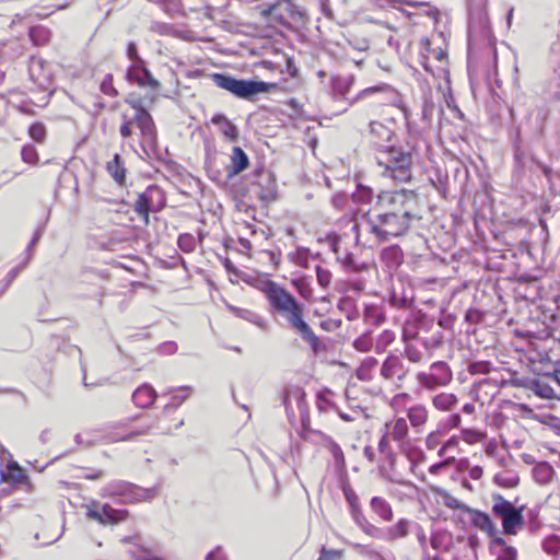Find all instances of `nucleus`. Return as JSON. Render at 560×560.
I'll return each instance as SVG.
<instances>
[{
    "label": "nucleus",
    "instance_id": "nucleus-1",
    "mask_svg": "<svg viewBox=\"0 0 560 560\" xmlns=\"http://www.w3.org/2000/svg\"><path fill=\"white\" fill-rule=\"evenodd\" d=\"M415 199L416 195L411 190L381 191L375 202L380 212H366L364 215L368 232L378 242L404 235L410 228L411 219L416 218L409 208Z\"/></svg>",
    "mask_w": 560,
    "mask_h": 560
},
{
    "label": "nucleus",
    "instance_id": "nucleus-2",
    "mask_svg": "<svg viewBox=\"0 0 560 560\" xmlns=\"http://www.w3.org/2000/svg\"><path fill=\"white\" fill-rule=\"evenodd\" d=\"M378 166L384 167L382 174L398 183H407L412 177V155L394 145L386 147L376 153Z\"/></svg>",
    "mask_w": 560,
    "mask_h": 560
},
{
    "label": "nucleus",
    "instance_id": "nucleus-3",
    "mask_svg": "<svg viewBox=\"0 0 560 560\" xmlns=\"http://www.w3.org/2000/svg\"><path fill=\"white\" fill-rule=\"evenodd\" d=\"M491 512L501 520L502 532L515 536L525 525V505L516 506L501 493H491Z\"/></svg>",
    "mask_w": 560,
    "mask_h": 560
},
{
    "label": "nucleus",
    "instance_id": "nucleus-4",
    "mask_svg": "<svg viewBox=\"0 0 560 560\" xmlns=\"http://www.w3.org/2000/svg\"><path fill=\"white\" fill-rule=\"evenodd\" d=\"M212 80L217 86L226 90L234 96L243 100H252L254 96L269 92L276 86L275 83L237 79L226 73H214L212 75Z\"/></svg>",
    "mask_w": 560,
    "mask_h": 560
},
{
    "label": "nucleus",
    "instance_id": "nucleus-5",
    "mask_svg": "<svg viewBox=\"0 0 560 560\" xmlns=\"http://www.w3.org/2000/svg\"><path fill=\"white\" fill-rule=\"evenodd\" d=\"M277 314L283 316L289 326L294 329L303 340H305L314 351L318 349L319 339L312 330L311 326L304 320V307L296 299L279 308Z\"/></svg>",
    "mask_w": 560,
    "mask_h": 560
},
{
    "label": "nucleus",
    "instance_id": "nucleus-6",
    "mask_svg": "<svg viewBox=\"0 0 560 560\" xmlns=\"http://www.w3.org/2000/svg\"><path fill=\"white\" fill-rule=\"evenodd\" d=\"M102 495L116 498L119 503H136L153 499L155 489L142 488L124 480H115L103 488Z\"/></svg>",
    "mask_w": 560,
    "mask_h": 560
},
{
    "label": "nucleus",
    "instance_id": "nucleus-7",
    "mask_svg": "<svg viewBox=\"0 0 560 560\" xmlns=\"http://www.w3.org/2000/svg\"><path fill=\"white\" fill-rule=\"evenodd\" d=\"M260 14L266 20L282 26H288L290 22L304 23L305 19V11L290 0L265 3L261 5Z\"/></svg>",
    "mask_w": 560,
    "mask_h": 560
},
{
    "label": "nucleus",
    "instance_id": "nucleus-8",
    "mask_svg": "<svg viewBox=\"0 0 560 560\" xmlns=\"http://www.w3.org/2000/svg\"><path fill=\"white\" fill-rule=\"evenodd\" d=\"M128 103L136 110L130 118L137 120V128H139L143 141L152 148L155 147L158 144V131L152 116L143 107L141 101H128Z\"/></svg>",
    "mask_w": 560,
    "mask_h": 560
},
{
    "label": "nucleus",
    "instance_id": "nucleus-9",
    "mask_svg": "<svg viewBox=\"0 0 560 560\" xmlns=\"http://www.w3.org/2000/svg\"><path fill=\"white\" fill-rule=\"evenodd\" d=\"M86 515L100 524H118L127 518L128 511L114 509L107 503L92 502L86 506Z\"/></svg>",
    "mask_w": 560,
    "mask_h": 560
},
{
    "label": "nucleus",
    "instance_id": "nucleus-10",
    "mask_svg": "<svg viewBox=\"0 0 560 560\" xmlns=\"http://www.w3.org/2000/svg\"><path fill=\"white\" fill-rule=\"evenodd\" d=\"M260 291L266 295L273 313L295 299L292 293L272 280L262 281Z\"/></svg>",
    "mask_w": 560,
    "mask_h": 560
},
{
    "label": "nucleus",
    "instance_id": "nucleus-11",
    "mask_svg": "<svg viewBox=\"0 0 560 560\" xmlns=\"http://www.w3.org/2000/svg\"><path fill=\"white\" fill-rule=\"evenodd\" d=\"M372 96L374 97L375 104L384 105L396 98L397 92L392 85L381 83L360 91L357 94V96L350 101V105H353L358 102L364 101Z\"/></svg>",
    "mask_w": 560,
    "mask_h": 560
},
{
    "label": "nucleus",
    "instance_id": "nucleus-12",
    "mask_svg": "<svg viewBox=\"0 0 560 560\" xmlns=\"http://www.w3.org/2000/svg\"><path fill=\"white\" fill-rule=\"evenodd\" d=\"M126 78L129 82H135L140 88H150L151 90H158L160 88L159 81L147 68L144 60L131 63L127 69Z\"/></svg>",
    "mask_w": 560,
    "mask_h": 560
},
{
    "label": "nucleus",
    "instance_id": "nucleus-13",
    "mask_svg": "<svg viewBox=\"0 0 560 560\" xmlns=\"http://www.w3.org/2000/svg\"><path fill=\"white\" fill-rule=\"evenodd\" d=\"M523 386L540 398L560 400V390L548 380V374L542 377L526 378L523 381Z\"/></svg>",
    "mask_w": 560,
    "mask_h": 560
},
{
    "label": "nucleus",
    "instance_id": "nucleus-14",
    "mask_svg": "<svg viewBox=\"0 0 560 560\" xmlns=\"http://www.w3.org/2000/svg\"><path fill=\"white\" fill-rule=\"evenodd\" d=\"M466 514L470 516V523L474 527L487 534L490 538V544L495 539V537L500 536L494 522L487 512L470 506L466 510Z\"/></svg>",
    "mask_w": 560,
    "mask_h": 560
},
{
    "label": "nucleus",
    "instance_id": "nucleus-15",
    "mask_svg": "<svg viewBox=\"0 0 560 560\" xmlns=\"http://www.w3.org/2000/svg\"><path fill=\"white\" fill-rule=\"evenodd\" d=\"M409 372V369L405 366L400 357L396 354H389L381 366V375L387 381L397 380L404 381Z\"/></svg>",
    "mask_w": 560,
    "mask_h": 560
},
{
    "label": "nucleus",
    "instance_id": "nucleus-16",
    "mask_svg": "<svg viewBox=\"0 0 560 560\" xmlns=\"http://www.w3.org/2000/svg\"><path fill=\"white\" fill-rule=\"evenodd\" d=\"M304 397H305V393L301 386L288 385L284 387L283 396H282V404H283V406L285 408V412L289 417L294 415L293 402L296 404L300 411H302L304 409V405H305Z\"/></svg>",
    "mask_w": 560,
    "mask_h": 560
},
{
    "label": "nucleus",
    "instance_id": "nucleus-17",
    "mask_svg": "<svg viewBox=\"0 0 560 560\" xmlns=\"http://www.w3.org/2000/svg\"><path fill=\"white\" fill-rule=\"evenodd\" d=\"M0 475L2 480L13 483L22 482L26 477L20 465L11 458L9 452L3 459H0Z\"/></svg>",
    "mask_w": 560,
    "mask_h": 560
},
{
    "label": "nucleus",
    "instance_id": "nucleus-18",
    "mask_svg": "<svg viewBox=\"0 0 560 560\" xmlns=\"http://www.w3.org/2000/svg\"><path fill=\"white\" fill-rule=\"evenodd\" d=\"M393 135V131L384 124L380 121L370 122V141L371 144L377 150V152L386 149V147H389L387 142L390 141Z\"/></svg>",
    "mask_w": 560,
    "mask_h": 560
},
{
    "label": "nucleus",
    "instance_id": "nucleus-19",
    "mask_svg": "<svg viewBox=\"0 0 560 560\" xmlns=\"http://www.w3.org/2000/svg\"><path fill=\"white\" fill-rule=\"evenodd\" d=\"M156 397L158 394L150 384H142L133 392L132 401L137 407L144 409L151 407Z\"/></svg>",
    "mask_w": 560,
    "mask_h": 560
},
{
    "label": "nucleus",
    "instance_id": "nucleus-20",
    "mask_svg": "<svg viewBox=\"0 0 560 560\" xmlns=\"http://www.w3.org/2000/svg\"><path fill=\"white\" fill-rule=\"evenodd\" d=\"M249 165V159L241 147H234L231 154V164L228 167L229 177L244 172Z\"/></svg>",
    "mask_w": 560,
    "mask_h": 560
},
{
    "label": "nucleus",
    "instance_id": "nucleus-21",
    "mask_svg": "<svg viewBox=\"0 0 560 560\" xmlns=\"http://www.w3.org/2000/svg\"><path fill=\"white\" fill-rule=\"evenodd\" d=\"M487 1L488 0H467L470 24L477 23L482 26L487 23Z\"/></svg>",
    "mask_w": 560,
    "mask_h": 560
},
{
    "label": "nucleus",
    "instance_id": "nucleus-22",
    "mask_svg": "<svg viewBox=\"0 0 560 560\" xmlns=\"http://www.w3.org/2000/svg\"><path fill=\"white\" fill-rule=\"evenodd\" d=\"M431 334L429 336L420 337L421 345L427 350H434L440 348L444 341V334L442 331V323L439 322L435 326L432 324Z\"/></svg>",
    "mask_w": 560,
    "mask_h": 560
},
{
    "label": "nucleus",
    "instance_id": "nucleus-23",
    "mask_svg": "<svg viewBox=\"0 0 560 560\" xmlns=\"http://www.w3.org/2000/svg\"><path fill=\"white\" fill-rule=\"evenodd\" d=\"M410 521L400 518L395 525L384 529V540L394 541L396 539L405 538L409 534Z\"/></svg>",
    "mask_w": 560,
    "mask_h": 560
},
{
    "label": "nucleus",
    "instance_id": "nucleus-24",
    "mask_svg": "<svg viewBox=\"0 0 560 560\" xmlns=\"http://www.w3.org/2000/svg\"><path fill=\"white\" fill-rule=\"evenodd\" d=\"M493 547H499L497 552V560H517L518 553L515 547L508 544V541L500 535L490 544Z\"/></svg>",
    "mask_w": 560,
    "mask_h": 560
},
{
    "label": "nucleus",
    "instance_id": "nucleus-25",
    "mask_svg": "<svg viewBox=\"0 0 560 560\" xmlns=\"http://www.w3.org/2000/svg\"><path fill=\"white\" fill-rule=\"evenodd\" d=\"M106 170L113 179L122 185L126 180V167L124 162L118 153H116L109 162H107Z\"/></svg>",
    "mask_w": 560,
    "mask_h": 560
},
{
    "label": "nucleus",
    "instance_id": "nucleus-26",
    "mask_svg": "<svg viewBox=\"0 0 560 560\" xmlns=\"http://www.w3.org/2000/svg\"><path fill=\"white\" fill-rule=\"evenodd\" d=\"M383 262L390 269H395L402 262V250L398 245L384 248L381 252Z\"/></svg>",
    "mask_w": 560,
    "mask_h": 560
},
{
    "label": "nucleus",
    "instance_id": "nucleus-27",
    "mask_svg": "<svg viewBox=\"0 0 560 560\" xmlns=\"http://www.w3.org/2000/svg\"><path fill=\"white\" fill-rule=\"evenodd\" d=\"M430 372L433 374V378L439 380V383L443 386L448 385L453 380L452 370L444 361H436L432 363Z\"/></svg>",
    "mask_w": 560,
    "mask_h": 560
},
{
    "label": "nucleus",
    "instance_id": "nucleus-28",
    "mask_svg": "<svg viewBox=\"0 0 560 560\" xmlns=\"http://www.w3.org/2000/svg\"><path fill=\"white\" fill-rule=\"evenodd\" d=\"M149 198V203L153 208V212L161 211L166 205L164 191L158 185H150L144 190Z\"/></svg>",
    "mask_w": 560,
    "mask_h": 560
},
{
    "label": "nucleus",
    "instance_id": "nucleus-29",
    "mask_svg": "<svg viewBox=\"0 0 560 560\" xmlns=\"http://www.w3.org/2000/svg\"><path fill=\"white\" fill-rule=\"evenodd\" d=\"M211 121L214 125H221L222 133L231 141H236L238 139V130L237 127L230 121L223 114H215Z\"/></svg>",
    "mask_w": 560,
    "mask_h": 560
},
{
    "label": "nucleus",
    "instance_id": "nucleus-30",
    "mask_svg": "<svg viewBox=\"0 0 560 560\" xmlns=\"http://www.w3.org/2000/svg\"><path fill=\"white\" fill-rule=\"evenodd\" d=\"M372 511L382 520L389 522L393 520V509L388 501L382 497H373L370 502Z\"/></svg>",
    "mask_w": 560,
    "mask_h": 560
},
{
    "label": "nucleus",
    "instance_id": "nucleus-31",
    "mask_svg": "<svg viewBox=\"0 0 560 560\" xmlns=\"http://www.w3.org/2000/svg\"><path fill=\"white\" fill-rule=\"evenodd\" d=\"M378 361L374 357H366L355 370V376L362 382L373 380V370L377 366Z\"/></svg>",
    "mask_w": 560,
    "mask_h": 560
},
{
    "label": "nucleus",
    "instance_id": "nucleus-32",
    "mask_svg": "<svg viewBox=\"0 0 560 560\" xmlns=\"http://www.w3.org/2000/svg\"><path fill=\"white\" fill-rule=\"evenodd\" d=\"M175 394L172 396V401L163 408V413H167L172 410H176L190 395L194 393L191 386H180L175 389Z\"/></svg>",
    "mask_w": 560,
    "mask_h": 560
},
{
    "label": "nucleus",
    "instance_id": "nucleus-33",
    "mask_svg": "<svg viewBox=\"0 0 560 560\" xmlns=\"http://www.w3.org/2000/svg\"><path fill=\"white\" fill-rule=\"evenodd\" d=\"M323 439L325 442V447H327L330 451L334 457L336 467L338 469H343L346 465V459L340 445L328 435L323 434Z\"/></svg>",
    "mask_w": 560,
    "mask_h": 560
},
{
    "label": "nucleus",
    "instance_id": "nucleus-34",
    "mask_svg": "<svg viewBox=\"0 0 560 560\" xmlns=\"http://www.w3.org/2000/svg\"><path fill=\"white\" fill-rule=\"evenodd\" d=\"M407 416L410 424L413 428H419L425 424L428 421V410L422 405H416L407 410Z\"/></svg>",
    "mask_w": 560,
    "mask_h": 560
},
{
    "label": "nucleus",
    "instance_id": "nucleus-35",
    "mask_svg": "<svg viewBox=\"0 0 560 560\" xmlns=\"http://www.w3.org/2000/svg\"><path fill=\"white\" fill-rule=\"evenodd\" d=\"M553 475V468L546 462H541L533 468L534 479L540 485L549 483Z\"/></svg>",
    "mask_w": 560,
    "mask_h": 560
},
{
    "label": "nucleus",
    "instance_id": "nucleus-36",
    "mask_svg": "<svg viewBox=\"0 0 560 560\" xmlns=\"http://www.w3.org/2000/svg\"><path fill=\"white\" fill-rule=\"evenodd\" d=\"M133 209L140 217H142L144 223L148 224L150 221V212H153V208H151L149 198L144 191L138 194Z\"/></svg>",
    "mask_w": 560,
    "mask_h": 560
},
{
    "label": "nucleus",
    "instance_id": "nucleus-37",
    "mask_svg": "<svg viewBox=\"0 0 560 560\" xmlns=\"http://www.w3.org/2000/svg\"><path fill=\"white\" fill-rule=\"evenodd\" d=\"M457 401V397L450 393H440L432 398L433 406L441 411L451 410Z\"/></svg>",
    "mask_w": 560,
    "mask_h": 560
},
{
    "label": "nucleus",
    "instance_id": "nucleus-38",
    "mask_svg": "<svg viewBox=\"0 0 560 560\" xmlns=\"http://www.w3.org/2000/svg\"><path fill=\"white\" fill-rule=\"evenodd\" d=\"M493 482L499 487L512 489L518 486L520 477L513 471L500 472L494 475Z\"/></svg>",
    "mask_w": 560,
    "mask_h": 560
},
{
    "label": "nucleus",
    "instance_id": "nucleus-39",
    "mask_svg": "<svg viewBox=\"0 0 560 560\" xmlns=\"http://www.w3.org/2000/svg\"><path fill=\"white\" fill-rule=\"evenodd\" d=\"M354 83V75L348 77H336L332 79V90L335 94H339L340 96H345L346 93L349 92L351 86Z\"/></svg>",
    "mask_w": 560,
    "mask_h": 560
},
{
    "label": "nucleus",
    "instance_id": "nucleus-40",
    "mask_svg": "<svg viewBox=\"0 0 560 560\" xmlns=\"http://www.w3.org/2000/svg\"><path fill=\"white\" fill-rule=\"evenodd\" d=\"M30 261H31V255L26 256L25 259L20 265L12 268L7 273V276L1 281L2 289L0 291V296L5 292V290L10 287V284L14 281V279L19 276V273L30 264Z\"/></svg>",
    "mask_w": 560,
    "mask_h": 560
},
{
    "label": "nucleus",
    "instance_id": "nucleus-41",
    "mask_svg": "<svg viewBox=\"0 0 560 560\" xmlns=\"http://www.w3.org/2000/svg\"><path fill=\"white\" fill-rule=\"evenodd\" d=\"M408 424L405 418L399 417L392 424L390 435L397 442L404 441L408 435Z\"/></svg>",
    "mask_w": 560,
    "mask_h": 560
},
{
    "label": "nucleus",
    "instance_id": "nucleus-42",
    "mask_svg": "<svg viewBox=\"0 0 560 560\" xmlns=\"http://www.w3.org/2000/svg\"><path fill=\"white\" fill-rule=\"evenodd\" d=\"M342 492L351 512L359 513V511H362L359 497L349 482L342 485Z\"/></svg>",
    "mask_w": 560,
    "mask_h": 560
},
{
    "label": "nucleus",
    "instance_id": "nucleus-43",
    "mask_svg": "<svg viewBox=\"0 0 560 560\" xmlns=\"http://www.w3.org/2000/svg\"><path fill=\"white\" fill-rule=\"evenodd\" d=\"M30 38L36 46H42L50 40V32L43 26H34L30 28Z\"/></svg>",
    "mask_w": 560,
    "mask_h": 560
},
{
    "label": "nucleus",
    "instance_id": "nucleus-44",
    "mask_svg": "<svg viewBox=\"0 0 560 560\" xmlns=\"http://www.w3.org/2000/svg\"><path fill=\"white\" fill-rule=\"evenodd\" d=\"M541 547L547 555L556 558L560 551V537L555 534L549 535L542 540Z\"/></svg>",
    "mask_w": 560,
    "mask_h": 560
},
{
    "label": "nucleus",
    "instance_id": "nucleus-45",
    "mask_svg": "<svg viewBox=\"0 0 560 560\" xmlns=\"http://www.w3.org/2000/svg\"><path fill=\"white\" fill-rule=\"evenodd\" d=\"M338 308L346 314L349 320H354L359 317V311L357 310L354 302L350 298H342L338 302Z\"/></svg>",
    "mask_w": 560,
    "mask_h": 560
},
{
    "label": "nucleus",
    "instance_id": "nucleus-46",
    "mask_svg": "<svg viewBox=\"0 0 560 560\" xmlns=\"http://www.w3.org/2000/svg\"><path fill=\"white\" fill-rule=\"evenodd\" d=\"M395 340V334L392 330H384L378 335L375 343L374 350L376 353L385 352L386 348Z\"/></svg>",
    "mask_w": 560,
    "mask_h": 560
},
{
    "label": "nucleus",
    "instance_id": "nucleus-47",
    "mask_svg": "<svg viewBox=\"0 0 560 560\" xmlns=\"http://www.w3.org/2000/svg\"><path fill=\"white\" fill-rule=\"evenodd\" d=\"M352 346L360 352H369L374 348L373 338L370 332L362 334L353 340Z\"/></svg>",
    "mask_w": 560,
    "mask_h": 560
},
{
    "label": "nucleus",
    "instance_id": "nucleus-48",
    "mask_svg": "<svg viewBox=\"0 0 560 560\" xmlns=\"http://www.w3.org/2000/svg\"><path fill=\"white\" fill-rule=\"evenodd\" d=\"M353 199L355 202L371 203L373 200V189L362 184H359L355 192L353 194Z\"/></svg>",
    "mask_w": 560,
    "mask_h": 560
},
{
    "label": "nucleus",
    "instance_id": "nucleus-49",
    "mask_svg": "<svg viewBox=\"0 0 560 560\" xmlns=\"http://www.w3.org/2000/svg\"><path fill=\"white\" fill-rule=\"evenodd\" d=\"M417 380L421 386H423L427 389L433 390L436 387H442L439 383V380L433 378V374L429 372H420L417 374Z\"/></svg>",
    "mask_w": 560,
    "mask_h": 560
},
{
    "label": "nucleus",
    "instance_id": "nucleus-50",
    "mask_svg": "<svg viewBox=\"0 0 560 560\" xmlns=\"http://www.w3.org/2000/svg\"><path fill=\"white\" fill-rule=\"evenodd\" d=\"M178 247L185 253H191L195 250L196 241L195 237L189 233H183L177 240Z\"/></svg>",
    "mask_w": 560,
    "mask_h": 560
},
{
    "label": "nucleus",
    "instance_id": "nucleus-51",
    "mask_svg": "<svg viewBox=\"0 0 560 560\" xmlns=\"http://www.w3.org/2000/svg\"><path fill=\"white\" fill-rule=\"evenodd\" d=\"M310 249L305 247H298L295 253L290 254L292 261H295L301 267H306L310 258Z\"/></svg>",
    "mask_w": 560,
    "mask_h": 560
},
{
    "label": "nucleus",
    "instance_id": "nucleus-52",
    "mask_svg": "<svg viewBox=\"0 0 560 560\" xmlns=\"http://www.w3.org/2000/svg\"><path fill=\"white\" fill-rule=\"evenodd\" d=\"M352 547L364 557L371 560H377L382 555L371 545L352 544Z\"/></svg>",
    "mask_w": 560,
    "mask_h": 560
},
{
    "label": "nucleus",
    "instance_id": "nucleus-53",
    "mask_svg": "<svg viewBox=\"0 0 560 560\" xmlns=\"http://www.w3.org/2000/svg\"><path fill=\"white\" fill-rule=\"evenodd\" d=\"M22 160L28 164H36L38 162V153L33 144H26L21 151Z\"/></svg>",
    "mask_w": 560,
    "mask_h": 560
},
{
    "label": "nucleus",
    "instance_id": "nucleus-54",
    "mask_svg": "<svg viewBox=\"0 0 560 560\" xmlns=\"http://www.w3.org/2000/svg\"><path fill=\"white\" fill-rule=\"evenodd\" d=\"M28 135L33 140H35L37 142H43L46 138V128H45L44 124H42V122L32 124L28 128Z\"/></svg>",
    "mask_w": 560,
    "mask_h": 560
},
{
    "label": "nucleus",
    "instance_id": "nucleus-55",
    "mask_svg": "<svg viewBox=\"0 0 560 560\" xmlns=\"http://www.w3.org/2000/svg\"><path fill=\"white\" fill-rule=\"evenodd\" d=\"M402 357L412 363H419L423 359V353L412 345H406Z\"/></svg>",
    "mask_w": 560,
    "mask_h": 560
},
{
    "label": "nucleus",
    "instance_id": "nucleus-56",
    "mask_svg": "<svg viewBox=\"0 0 560 560\" xmlns=\"http://www.w3.org/2000/svg\"><path fill=\"white\" fill-rule=\"evenodd\" d=\"M491 371V363L489 361H475L468 366L470 374H489Z\"/></svg>",
    "mask_w": 560,
    "mask_h": 560
},
{
    "label": "nucleus",
    "instance_id": "nucleus-57",
    "mask_svg": "<svg viewBox=\"0 0 560 560\" xmlns=\"http://www.w3.org/2000/svg\"><path fill=\"white\" fill-rule=\"evenodd\" d=\"M338 260L341 261L342 266L347 269V270H351V271H360L362 269V266L363 265H359L355 259H354V255L352 253H346L343 257H338Z\"/></svg>",
    "mask_w": 560,
    "mask_h": 560
},
{
    "label": "nucleus",
    "instance_id": "nucleus-58",
    "mask_svg": "<svg viewBox=\"0 0 560 560\" xmlns=\"http://www.w3.org/2000/svg\"><path fill=\"white\" fill-rule=\"evenodd\" d=\"M316 278L318 284L327 289L330 285L332 275L328 269L316 266Z\"/></svg>",
    "mask_w": 560,
    "mask_h": 560
},
{
    "label": "nucleus",
    "instance_id": "nucleus-59",
    "mask_svg": "<svg viewBox=\"0 0 560 560\" xmlns=\"http://www.w3.org/2000/svg\"><path fill=\"white\" fill-rule=\"evenodd\" d=\"M364 319L368 324L378 325L384 322V315L377 313V310L373 306H366L364 313Z\"/></svg>",
    "mask_w": 560,
    "mask_h": 560
},
{
    "label": "nucleus",
    "instance_id": "nucleus-60",
    "mask_svg": "<svg viewBox=\"0 0 560 560\" xmlns=\"http://www.w3.org/2000/svg\"><path fill=\"white\" fill-rule=\"evenodd\" d=\"M483 434L480 431L472 430V429H463L462 430V438L463 440L468 444H474L483 439Z\"/></svg>",
    "mask_w": 560,
    "mask_h": 560
},
{
    "label": "nucleus",
    "instance_id": "nucleus-61",
    "mask_svg": "<svg viewBox=\"0 0 560 560\" xmlns=\"http://www.w3.org/2000/svg\"><path fill=\"white\" fill-rule=\"evenodd\" d=\"M528 529L530 533H535L540 528L541 521L539 520V512L537 510L527 511Z\"/></svg>",
    "mask_w": 560,
    "mask_h": 560
},
{
    "label": "nucleus",
    "instance_id": "nucleus-62",
    "mask_svg": "<svg viewBox=\"0 0 560 560\" xmlns=\"http://www.w3.org/2000/svg\"><path fill=\"white\" fill-rule=\"evenodd\" d=\"M292 284L294 285V288L296 289V291L299 292V294L301 296L306 298V299L311 296L312 289L306 280L295 279V280H292Z\"/></svg>",
    "mask_w": 560,
    "mask_h": 560
},
{
    "label": "nucleus",
    "instance_id": "nucleus-63",
    "mask_svg": "<svg viewBox=\"0 0 560 560\" xmlns=\"http://www.w3.org/2000/svg\"><path fill=\"white\" fill-rule=\"evenodd\" d=\"M101 91L104 94L109 95V96H115L117 94V91L113 84V75L112 74L105 75L104 80L101 83Z\"/></svg>",
    "mask_w": 560,
    "mask_h": 560
},
{
    "label": "nucleus",
    "instance_id": "nucleus-64",
    "mask_svg": "<svg viewBox=\"0 0 560 560\" xmlns=\"http://www.w3.org/2000/svg\"><path fill=\"white\" fill-rule=\"evenodd\" d=\"M205 560H229L228 555L221 546H217L213 550L207 553Z\"/></svg>",
    "mask_w": 560,
    "mask_h": 560
}]
</instances>
